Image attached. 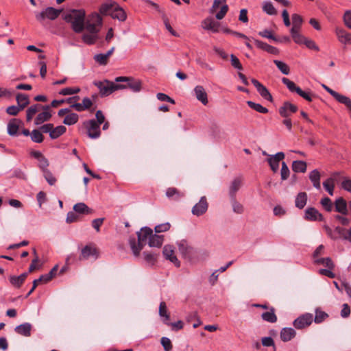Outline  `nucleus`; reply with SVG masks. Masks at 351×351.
Instances as JSON below:
<instances>
[{
  "label": "nucleus",
  "instance_id": "nucleus-44",
  "mask_svg": "<svg viewBox=\"0 0 351 351\" xmlns=\"http://www.w3.org/2000/svg\"><path fill=\"white\" fill-rule=\"evenodd\" d=\"M306 162L302 160L293 161L292 164V169L296 173L304 172L306 169Z\"/></svg>",
  "mask_w": 351,
  "mask_h": 351
},
{
  "label": "nucleus",
  "instance_id": "nucleus-31",
  "mask_svg": "<svg viewBox=\"0 0 351 351\" xmlns=\"http://www.w3.org/2000/svg\"><path fill=\"white\" fill-rule=\"evenodd\" d=\"M269 311L264 312L261 315V318L267 322L269 323H275L277 322V316L275 314V308L274 307H270L269 308Z\"/></svg>",
  "mask_w": 351,
  "mask_h": 351
},
{
  "label": "nucleus",
  "instance_id": "nucleus-19",
  "mask_svg": "<svg viewBox=\"0 0 351 351\" xmlns=\"http://www.w3.org/2000/svg\"><path fill=\"white\" fill-rule=\"evenodd\" d=\"M42 109L43 110V112L39 113L36 118L35 119V124L40 125L45 121H47L51 117V114L49 112L50 106H44Z\"/></svg>",
  "mask_w": 351,
  "mask_h": 351
},
{
  "label": "nucleus",
  "instance_id": "nucleus-6",
  "mask_svg": "<svg viewBox=\"0 0 351 351\" xmlns=\"http://www.w3.org/2000/svg\"><path fill=\"white\" fill-rule=\"evenodd\" d=\"M83 125L86 129L89 138L95 139L101 136L100 125L96 122L95 119L85 121Z\"/></svg>",
  "mask_w": 351,
  "mask_h": 351
},
{
  "label": "nucleus",
  "instance_id": "nucleus-23",
  "mask_svg": "<svg viewBox=\"0 0 351 351\" xmlns=\"http://www.w3.org/2000/svg\"><path fill=\"white\" fill-rule=\"evenodd\" d=\"M296 332L292 328H283L280 331V339L282 341L287 342L295 337Z\"/></svg>",
  "mask_w": 351,
  "mask_h": 351
},
{
  "label": "nucleus",
  "instance_id": "nucleus-2",
  "mask_svg": "<svg viewBox=\"0 0 351 351\" xmlns=\"http://www.w3.org/2000/svg\"><path fill=\"white\" fill-rule=\"evenodd\" d=\"M152 230L148 227H144L137 232L138 243L136 244L135 239H130V245L132 252L135 256H138L143 246L146 244L147 240L152 236Z\"/></svg>",
  "mask_w": 351,
  "mask_h": 351
},
{
  "label": "nucleus",
  "instance_id": "nucleus-15",
  "mask_svg": "<svg viewBox=\"0 0 351 351\" xmlns=\"http://www.w3.org/2000/svg\"><path fill=\"white\" fill-rule=\"evenodd\" d=\"M251 82L256 88L257 91L263 99L269 101H272V96L270 94L269 90L264 85H263L256 79H252Z\"/></svg>",
  "mask_w": 351,
  "mask_h": 351
},
{
  "label": "nucleus",
  "instance_id": "nucleus-63",
  "mask_svg": "<svg viewBox=\"0 0 351 351\" xmlns=\"http://www.w3.org/2000/svg\"><path fill=\"white\" fill-rule=\"evenodd\" d=\"M289 169L285 162H282V168L280 171V176L282 180H285L289 176Z\"/></svg>",
  "mask_w": 351,
  "mask_h": 351
},
{
  "label": "nucleus",
  "instance_id": "nucleus-43",
  "mask_svg": "<svg viewBox=\"0 0 351 351\" xmlns=\"http://www.w3.org/2000/svg\"><path fill=\"white\" fill-rule=\"evenodd\" d=\"M79 116L77 114L71 112L65 117L63 123L67 125H74L77 122Z\"/></svg>",
  "mask_w": 351,
  "mask_h": 351
},
{
  "label": "nucleus",
  "instance_id": "nucleus-59",
  "mask_svg": "<svg viewBox=\"0 0 351 351\" xmlns=\"http://www.w3.org/2000/svg\"><path fill=\"white\" fill-rule=\"evenodd\" d=\"M84 29H86L88 32V33L97 35L99 31L97 25H94L88 21L86 23H84Z\"/></svg>",
  "mask_w": 351,
  "mask_h": 351
},
{
  "label": "nucleus",
  "instance_id": "nucleus-7",
  "mask_svg": "<svg viewBox=\"0 0 351 351\" xmlns=\"http://www.w3.org/2000/svg\"><path fill=\"white\" fill-rule=\"evenodd\" d=\"M62 10L56 9L53 7H47L40 12L36 14L37 21L41 22L47 19L51 21L56 20L60 14Z\"/></svg>",
  "mask_w": 351,
  "mask_h": 351
},
{
  "label": "nucleus",
  "instance_id": "nucleus-48",
  "mask_svg": "<svg viewBox=\"0 0 351 351\" xmlns=\"http://www.w3.org/2000/svg\"><path fill=\"white\" fill-rule=\"evenodd\" d=\"M31 139L32 141L40 143L43 141L44 136L40 130H33L31 132Z\"/></svg>",
  "mask_w": 351,
  "mask_h": 351
},
{
  "label": "nucleus",
  "instance_id": "nucleus-36",
  "mask_svg": "<svg viewBox=\"0 0 351 351\" xmlns=\"http://www.w3.org/2000/svg\"><path fill=\"white\" fill-rule=\"evenodd\" d=\"M16 99L19 106L23 110L29 104V97L23 93H18Z\"/></svg>",
  "mask_w": 351,
  "mask_h": 351
},
{
  "label": "nucleus",
  "instance_id": "nucleus-32",
  "mask_svg": "<svg viewBox=\"0 0 351 351\" xmlns=\"http://www.w3.org/2000/svg\"><path fill=\"white\" fill-rule=\"evenodd\" d=\"M339 173H335L333 174L332 177L328 178L323 182V186L325 190L329 193L330 195H333L334 188H335V177L338 176Z\"/></svg>",
  "mask_w": 351,
  "mask_h": 351
},
{
  "label": "nucleus",
  "instance_id": "nucleus-45",
  "mask_svg": "<svg viewBox=\"0 0 351 351\" xmlns=\"http://www.w3.org/2000/svg\"><path fill=\"white\" fill-rule=\"evenodd\" d=\"M247 104L250 108L260 113L266 114L268 112V109L259 104H256L252 101H247Z\"/></svg>",
  "mask_w": 351,
  "mask_h": 351
},
{
  "label": "nucleus",
  "instance_id": "nucleus-39",
  "mask_svg": "<svg viewBox=\"0 0 351 351\" xmlns=\"http://www.w3.org/2000/svg\"><path fill=\"white\" fill-rule=\"evenodd\" d=\"M66 128L63 125H59L56 128H53L50 132V138L51 139H56L65 133Z\"/></svg>",
  "mask_w": 351,
  "mask_h": 351
},
{
  "label": "nucleus",
  "instance_id": "nucleus-54",
  "mask_svg": "<svg viewBox=\"0 0 351 351\" xmlns=\"http://www.w3.org/2000/svg\"><path fill=\"white\" fill-rule=\"evenodd\" d=\"M80 91V88L78 87H67L62 88L59 94L62 95H73L78 93Z\"/></svg>",
  "mask_w": 351,
  "mask_h": 351
},
{
  "label": "nucleus",
  "instance_id": "nucleus-50",
  "mask_svg": "<svg viewBox=\"0 0 351 351\" xmlns=\"http://www.w3.org/2000/svg\"><path fill=\"white\" fill-rule=\"evenodd\" d=\"M328 317V315L326 313L319 310V308H317L315 310V318H314V322L317 324L322 323Z\"/></svg>",
  "mask_w": 351,
  "mask_h": 351
},
{
  "label": "nucleus",
  "instance_id": "nucleus-18",
  "mask_svg": "<svg viewBox=\"0 0 351 351\" xmlns=\"http://www.w3.org/2000/svg\"><path fill=\"white\" fill-rule=\"evenodd\" d=\"M242 184L243 179L241 177H237L231 182L228 191L230 198L236 197V193L241 187Z\"/></svg>",
  "mask_w": 351,
  "mask_h": 351
},
{
  "label": "nucleus",
  "instance_id": "nucleus-30",
  "mask_svg": "<svg viewBox=\"0 0 351 351\" xmlns=\"http://www.w3.org/2000/svg\"><path fill=\"white\" fill-rule=\"evenodd\" d=\"M313 263H314V264H315L317 265H323V266H324V267H326L327 268H330V269H334L335 267L333 261L329 257H326V258H322V257L316 258V259L313 260Z\"/></svg>",
  "mask_w": 351,
  "mask_h": 351
},
{
  "label": "nucleus",
  "instance_id": "nucleus-47",
  "mask_svg": "<svg viewBox=\"0 0 351 351\" xmlns=\"http://www.w3.org/2000/svg\"><path fill=\"white\" fill-rule=\"evenodd\" d=\"M274 63L276 64L277 68L283 73L284 75H289L290 73L289 66L280 60H274Z\"/></svg>",
  "mask_w": 351,
  "mask_h": 351
},
{
  "label": "nucleus",
  "instance_id": "nucleus-10",
  "mask_svg": "<svg viewBox=\"0 0 351 351\" xmlns=\"http://www.w3.org/2000/svg\"><path fill=\"white\" fill-rule=\"evenodd\" d=\"M178 247L180 253L184 258H191L194 254V249L192 246L189 245L186 241L182 240L178 242Z\"/></svg>",
  "mask_w": 351,
  "mask_h": 351
},
{
  "label": "nucleus",
  "instance_id": "nucleus-3",
  "mask_svg": "<svg viewBox=\"0 0 351 351\" xmlns=\"http://www.w3.org/2000/svg\"><path fill=\"white\" fill-rule=\"evenodd\" d=\"M292 27L290 34L293 41L299 45L304 44L307 46V40L300 34L301 27L303 24L302 17L298 14H293L291 16Z\"/></svg>",
  "mask_w": 351,
  "mask_h": 351
},
{
  "label": "nucleus",
  "instance_id": "nucleus-64",
  "mask_svg": "<svg viewBox=\"0 0 351 351\" xmlns=\"http://www.w3.org/2000/svg\"><path fill=\"white\" fill-rule=\"evenodd\" d=\"M325 252V247L324 245H319L313 253L312 257L313 260L316 259V258L320 257L322 255L324 254Z\"/></svg>",
  "mask_w": 351,
  "mask_h": 351
},
{
  "label": "nucleus",
  "instance_id": "nucleus-46",
  "mask_svg": "<svg viewBox=\"0 0 351 351\" xmlns=\"http://www.w3.org/2000/svg\"><path fill=\"white\" fill-rule=\"evenodd\" d=\"M322 215L314 208H308V220L322 221Z\"/></svg>",
  "mask_w": 351,
  "mask_h": 351
},
{
  "label": "nucleus",
  "instance_id": "nucleus-49",
  "mask_svg": "<svg viewBox=\"0 0 351 351\" xmlns=\"http://www.w3.org/2000/svg\"><path fill=\"white\" fill-rule=\"evenodd\" d=\"M263 10L269 15H275L277 14L276 8L269 1H265L263 3Z\"/></svg>",
  "mask_w": 351,
  "mask_h": 351
},
{
  "label": "nucleus",
  "instance_id": "nucleus-21",
  "mask_svg": "<svg viewBox=\"0 0 351 351\" xmlns=\"http://www.w3.org/2000/svg\"><path fill=\"white\" fill-rule=\"evenodd\" d=\"M28 276L27 272L23 273L20 276H10L9 277V280L10 284L16 287V288H20L22 285L24 283L25 280H26L27 277Z\"/></svg>",
  "mask_w": 351,
  "mask_h": 351
},
{
  "label": "nucleus",
  "instance_id": "nucleus-57",
  "mask_svg": "<svg viewBox=\"0 0 351 351\" xmlns=\"http://www.w3.org/2000/svg\"><path fill=\"white\" fill-rule=\"evenodd\" d=\"M162 20H163V22H164L166 29L170 32V34L176 37L179 36L178 33L175 30H173V29L171 26L169 19L167 17L165 14H163V15L162 16Z\"/></svg>",
  "mask_w": 351,
  "mask_h": 351
},
{
  "label": "nucleus",
  "instance_id": "nucleus-1",
  "mask_svg": "<svg viewBox=\"0 0 351 351\" xmlns=\"http://www.w3.org/2000/svg\"><path fill=\"white\" fill-rule=\"evenodd\" d=\"M86 13L84 10H71L64 16V20L71 24L75 33H81L84 29Z\"/></svg>",
  "mask_w": 351,
  "mask_h": 351
},
{
  "label": "nucleus",
  "instance_id": "nucleus-34",
  "mask_svg": "<svg viewBox=\"0 0 351 351\" xmlns=\"http://www.w3.org/2000/svg\"><path fill=\"white\" fill-rule=\"evenodd\" d=\"M159 315L161 317H164L163 322L169 325V320L170 319L169 314L167 313V308L165 302H161L159 306Z\"/></svg>",
  "mask_w": 351,
  "mask_h": 351
},
{
  "label": "nucleus",
  "instance_id": "nucleus-56",
  "mask_svg": "<svg viewBox=\"0 0 351 351\" xmlns=\"http://www.w3.org/2000/svg\"><path fill=\"white\" fill-rule=\"evenodd\" d=\"M143 255L144 256L145 260L150 264H154V263L156 261L157 259V254L149 252H144L143 253Z\"/></svg>",
  "mask_w": 351,
  "mask_h": 351
},
{
  "label": "nucleus",
  "instance_id": "nucleus-38",
  "mask_svg": "<svg viewBox=\"0 0 351 351\" xmlns=\"http://www.w3.org/2000/svg\"><path fill=\"white\" fill-rule=\"evenodd\" d=\"M116 5L117 4L114 2L103 3L99 8V12L101 14L104 15H110V13L114 10Z\"/></svg>",
  "mask_w": 351,
  "mask_h": 351
},
{
  "label": "nucleus",
  "instance_id": "nucleus-33",
  "mask_svg": "<svg viewBox=\"0 0 351 351\" xmlns=\"http://www.w3.org/2000/svg\"><path fill=\"white\" fill-rule=\"evenodd\" d=\"M110 16L113 19H117L120 21H124L126 19V14L123 8L117 5L114 7V10L110 13Z\"/></svg>",
  "mask_w": 351,
  "mask_h": 351
},
{
  "label": "nucleus",
  "instance_id": "nucleus-62",
  "mask_svg": "<svg viewBox=\"0 0 351 351\" xmlns=\"http://www.w3.org/2000/svg\"><path fill=\"white\" fill-rule=\"evenodd\" d=\"M160 342L165 351H171L172 350V343L169 338L163 337L161 338Z\"/></svg>",
  "mask_w": 351,
  "mask_h": 351
},
{
  "label": "nucleus",
  "instance_id": "nucleus-37",
  "mask_svg": "<svg viewBox=\"0 0 351 351\" xmlns=\"http://www.w3.org/2000/svg\"><path fill=\"white\" fill-rule=\"evenodd\" d=\"M293 326L296 329H302L307 326V314H303L293 322Z\"/></svg>",
  "mask_w": 351,
  "mask_h": 351
},
{
  "label": "nucleus",
  "instance_id": "nucleus-12",
  "mask_svg": "<svg viewBox=\"0 0 351 351\" xmlns=\"http://www.w3.org/2000/svg\"><path fill=\"white\" fill-rule=\"evenodd\" d=\"M162 254L165 259L169 260L177 267L180 266V262L177 258L174 253V248L172 245H166L163 247Z\"/></svg>",
  "mask_w": 351,
  "mask_h": 351
},
{
  "label": "nucleus",
  "instance_id": "nucleus-22",
  "mask_svg": "<svg viewBox=\"0 0 351 351\" xmlns=\"http://www.w3.org/2000/svg\"><path fill=\"white\" fill-rule=\"evenodd\" d=\"M32 328V324L26 322V323H24V324L17 326L14 328V331L20 335H22L24 337H30Z\"/></svg>",
  "mask_w": 351,
  "mask_h": 351
},
{
  "label": "nucleus",
  "instance_id": "nucleus-35",
  "mask_svg": "<svg viewBox=\"0 0 351 351\" xmlns=\"http://www.w3.org/2000/svg\"><path fill=\"white\" fill-rule=\"evenodd\" d=\"M163 243V236L152 234L148 244L150 247H160Z\"/></svg>",
  "mask_w": 351,
  "mask_h": 351
},
{
  "label": "nucleus",
  "instance_id": "nucleus-41",
  "mask_svg": "<svg viewBox=\"0 0 351 351\" xmlns=\"http://www.w3.org/2000/svg\"><path fill=\"white\" fill-rule=\"evenodd\" d=\"M73 210L75 213L80 214H90L92 213L90 209L84 203L80 202L74 205Z\"/></svg>",
  "mask_w": 351,
  "mask_h": 351
},
{
  "label": "nucleus",
  "instance_id": "nucleus-51",
  "mask_svg": "<svg viewBox=\"0 0 351 351\" xmlns=\"http://www.w3.org/2000/svg\"><path fill=\"white\" fill-rule=\"evenodd\" d=\"M98 36L94 34H84L82 36L83 41L88 45H93L97 40Z\"/></svg>",
  "mask_w": 351,
  "mask_h": 351
},
{
  "label": "nucleus",
  "instance_id": "nucleus-4",
  "mask_svg": "<svg viewBox=\"0 0 351 351\" xmlns=\"http://www.w3.org/2000/svg\"><path fill=\"white\" fill-rule=\"evenodd\" d=\"M93 84L99 88V93L102 97L108 96L114 91L119 89H123L125 86L124 85L116 84L108 80L94 82Z\"/></svg>",
  "mask_w": 351,
  "mask_h": 351
},
{
  "label": "nucleus",
  "instance_id": "nucleus-9",
  "mask_svg": "<svg viewBox=\"0 0 351 351\" xmlns=\"http://www.w3.org/2000/svg\"><path fill=\"white\" fill-rule=\"evenodd\" d=\"M226 3V0H214L213 5L210 9V12L213 14L219 8V6L222 5L220 11L215 15L216 19L218 20L223 19L228 11L229 8Z\"/></svg>",
  "mask_w": 351,
  "mask_h": 351
},
{
  "label": "nucleus",
  "instance_id": "nucleus-20",
  "mask_svg": "<svg viewBox=\"0 0 351 351\" xmlns=\"http://www.w3.org/2000/svg\"><path fill=\"white\" fill-rule=\"evenodd\" d=\"M195 95L197 100L201 101L204 105H206L208 102L207 93L202 86H196L194 88Z\"/></svg>",
  "mask_w": 351,
  "mask_h": 351
},
{
  "label": "nucleus",
  "instance_id": "nucleus-5",
  "mask_svg": "<svg viewBox=\"0 0 351 351\" xmlns=\"http://www.w3.org/2000/svg\"><path fill=\"white\" fill-rule=\"evenodd\" d=\"M117 82H125L124 88H130L134 93H138L141 90V81L130 77H117L115 78Z\"/></svg>",
  "mask_w": 351,
  "mask_h": 351
},
{
  "label": "nucleus",
  "instance_id": "nucleus-42",
  "mask_svg": "<svg viewBox=\"0 0 351 351\" xmlns=\"http://www.w3.org/2000/svg\"><path fill=\"white\" fill-rule=\"evenodd\" d=\"M307 201V196L304 192L300 193L295 198V206L300 209L303 208Z\"/></svg>",
  "mask_w": 351,
  "mask_h": 351
},
{
  "label": "nucleus",
  "instance_id": "nucleus-13",
  "mask_svg": "<svg viewBox=\"0 0 351 351\" xmlns=\"http://www.w3.org/2000/svg\"><path fill=\"white\" fill-rule=\"evenodd\" d=\"M282 82L286 85L290 92L296 93L304 99L307 100V92L302 90L300 87L297 86L293 82L287 77H283Z\"/></svg>",
  "mask_w": 351,
  "mask_h": 351
},
{
  "label": "nucleus",
  "instance_id": "nucleus-11",
  "mask_svg": "<svg viewBox=\"0 0 351 351\" xmlns=\"http://www.w3.org/2000/svg\"><path fill=\"white\" fill-rule=\"evenodd\" d=\"M208 208L207 199L205 196H202L199 202L192 208L191 212L194 215L199 217L204 214L207 211Z\"/></svg>",
  "mask_w": 351,
  "mask_h": 351
},
{
  "label": "nucleus",
  "instance_id": "nucleus-58",
  "mask_svg": "<svg viewBox=\"0 0 351 351\" xmlns=\"http://www.w3.org/2000/svg\"><path fill=\"white\" fill-rule=\"evenodd\" d=\"M88 22H90L94 25L99 26L101 25L102 19L99 14L95 13L90 15Z\"/></svg>",
  "mask_w": 351,
  "mask_h": 351
},
{
  "label": "nucleus",
  "instance_id": "nucleus-61",
  "mask_svg": "<svg viewBox=\"0 0 351 351\" xmlns=\"http://www.w3.org/2000/svg\"><path fill=\"white\" fill-rule=\"evenodd\" d=\"M334 269L325 268V269H319L318 270V274L322 276H327L330 278H335V274L332 272Z\"/></svg>",
  "mask_w": 351,
  "mask_h": 351
},
{
  "label": "nucleus",
  "instance_id": "nucleus-55",
  "mask_svg": "<svg viewBox=\"0 0 351 351\" xmlns=\"http://www.w3.org/2000/svg\"><path fill=\"white\" fill-rule=\"evenodd\" d=\"M43 176L46 180V181L48 182L49 185H54L56 182V178L53 176L52 173L48 169L45 170L43 172Z\"/></svg>",
  "mask_w": 351,
  "mask_h": 351
},
{
  "label": "nucleus",
  "instance_id": "nucleus-53",
  "mask_svg": "<svg viewBox=\"0 0 351 351\" xmlns=\"http://www.w3.org/2000/svg\"><path fill=\"white\" fill-rule=\"evenodd\" d=\"M320 203L323 208L328 212H330L333 209V204L332 203L330 199L328 197L322 198Z\"/></svg>",
  "mask_w": 351,
  "mask_h": 351
},
{
  "label": "nucleus",
  "instance_id": "nucleus-24",
  "mask_svg": "<svg viewBox=\"0 0 351 351\" xmlns=\"http://www.w3.org/2000/svg\"><path fill=\"white\" fill-rule=\"evenodd\" d=\"M335 210L342 215H347V203L343 197H339L335 202Z\"/></svg>",
  "mask_w": 351,
  "mask_h": 351
},
{
  "label": "nucleus",
  "instance_id": "nucleus-8",
  "mask_svg": "<svg viewBox=\"0 0 351 351\" xmlns=\"http://www.w3.org/2000/svg\"><path fill=\"white\" fill-rule=\"evenodd\" d=\"M99 250L96 247L95 244L90 243L86 245H85L81 250V254L79 257L80 261L87 260L90 257L94 258L95 259L98 258L99 257Z\"/></svg>",
  "mask_w": 351,
  "mask_h": 351
},
{
  "label": "nucleus",
  "instance_id": "nucleus-29",
  "mask_svg": "<svg viewBox=\"0 0 351 351\" xmlns=\"http://www.w3.org/2000/svg\"><path fill=\"white\" fill-rule=\"evenodd\" d=\"M166 195L168 198L173 200H179L184 196V193L180 192L176 188L169 187L166 191Z\"/></svg>",
  "mask_w": 351,
  "mask_h": 351
},
{
  "label": "nucleus",
  "instance_id": "nucleus-28",
  "mask_svg": "<svg viewBox=\"0 0 351 351\" xmlns=\"http://www.w3.org/2000/svg\"><path fill=\"white\" fill-rule=\"evenodd\" d=\"M323 88L330 95H332L339 103H347L349 100L347 99V96L339 94V93L333 90L328 86L323 84Z\"/></svg>",
  "mask_w": 351,
  "mask_h": 351
},
{
  "label": "nucleus",
  "instance_id": "nucleus-14",
  "mask_svg": "<svg viewBox=\"0 0 351 351\" xmlns=\"http://www.w3.org/2000/svg\"><path fill=\"white\" fill-rule=\"evenodd\" d=\"M202 27L206 30L217 33L219 32L220 23L211 17H207L202 22Z\"/></svg>",
  "mask_w": 351,
  "mask_h": 351
},
{
  "label": "nucleus",
  "instance_id": "nucleus-52",
  "mask_svg": "<svg viewBox=\"0 0 351 351\" xmlns=\"http://www.w3.org/2000/svg\"><path fill=\"white\" fill-rule=\"evenodd\" d=\"M232 210L234 213L241 214L243 212V206L241 204L236 200V197L230 198Z\"/></svg>",
  "mask_w": 351,
  "mask_h": 351
},
{
  "label": "nucleus",
  "instance_id": "nucleus-26",
  "mask_svg": "<svg viewBox=\"0 0 351 351\" xmlns=\"http://www.w3.org/2000/svg\"><path fill=\"white\" fill-rule=\"evenodd\" d=\"M320 177V173L317 169L311 171L308 174V178L313 183V186L317 189H321Z\"/></svg>",
  "mask_w": 351,
  "mask_h": 351
},
{
  "label": "nucleus",
  "instance_id": "nucleus-40",
  "mask_svg": "<svg viewBox=\"0 0 351 351\" xmlns=\"http://www.w3.org/2000/svg\"><path fill=\"white\" fill-rule=\"evenodd\" d=\"M43 106H41L40 104H35V105H33L32 106H30L27 110V114H26V119H27V121H30L33 117L37 113V112L40 110V109H42Z\"/></svg>",
  "mask_w": 351,
  "mask_h": 351
},
{
  "label": "nucleus",
  "instance_id": "nucleus-17",
  "mask_svg": "<svg viewBox=\"0 0 351 351\" xmlns=\"http://www.w3.org/2000/svg\"><path fill=\"white\" fill-rule=\"evenodd\" d=\"M285 158V154L283 152H278L274 156H270L267 162L274 172H276L279 167V162Z\"/></svg>",
  "mask_w": 351,
  "mask_h": 351
},
{
  "label": "nucleus",
  "instance_id": "nucleus-25",
  "mask_svg": "<svg viewBox=\"0 0 351 351\" xmlns=\"http://www.w3.org/2000/svg\"><path fill=\"white\" fill-rule=\"evenodd\" d=\"M255 43L258 48H260L271 54L276 55V54H278V53H279V51L276 47L269 45L266 43L256 40H255Z\"/></svg>",
  "mask_w": 351,
  "mask_h": 351
},
{
  "label": "nucleus",
  "instance_id": "nucleus-60",
  "mask_svg": "<svg viewBox=\"0 0 351 351\" xmlns=\"http://www.w3.org/2000/svg\"><path fill=\"white\" fill-rule=\"evenodd\" d=\"M94 59L101 65H106L108 61V58L104 53L96 54Z\"/></svg>",
  "mask_w": 351,
  "mask_h": 351
},
{
  "label": "nucleus",
  "instance_id": "nucleus-16",
  "mask_svg": "<svg viewBox=\"0 0 351 351\" xmlns=\"http://www.w3.org/2000/svg\"><path fill=\"white\" fill-rule=\"evenodd\" d=\"M298 107L290 103L289 101H285L282 106L280 107L278 112L279 114L285 118H288L292 113L297 112Z\"/></svg>",
  "mask_w": 351,
  "mask_h": 351
},
{
  "label": "nucleus",
  "instance_id": "nucleus-27",
  "mask_svg": "<svg viewBox=\"0 0 351 351\" xmlns=\"http://www.w3.org/2000/svg\"><path fill=\"white\" fill-rule=\"evenodd\" d=\"M21 123V120L17 119H12L8 124V133L10 136H15L17 134L19 124Z\"/></svg>",
  "mask_w": 351,
  "mask_h": 351
}]
</instances>
